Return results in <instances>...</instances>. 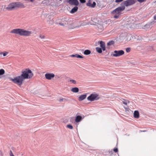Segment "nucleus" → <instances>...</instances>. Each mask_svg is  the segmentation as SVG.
<instances>
[{
	"label": "nucleus",
	"mask_w": 156,
	"mask_h": 156,
	"mask_svg": "<svg viewBox=\"0 0 156 156\" xmlns=\"http://www.w3.org/2000/svg\"><path fill=\"white\" fill-rule=\"evenodd\" d=\"M135 0H127L122 2L121 4V6L118 7L112 11L111 14L113 16V18L118 19L122 13V12L125 9V6L132 5L135 3Z\"/></svg>",
	"instance_id": "nucleus-1"
},
{
	"label": "nucleus",
	"mask_w": 156,
	"mask_h": 156,
	"mask_svg": "<svg viewBox=\"0 0 156 156\" xmlns=\"http://www.w3.org/2000/svg\"><path fill=\"white\" fill-rule=\"evenodd\" d=\"M22 73L20 76L12 79L13 83L19 85H21L24 79H30L34 75L31 71L29 69H26L24 71L22 72Z\"/></svg>",
	"instance_id": "nucleus-2"
},
{
	"label": "nucleus",
	"mask_w": 156,
	"mask_h": 156,
	"mask_svg": "<svg viewBox=\"0 0 156 156\" xmlns=\"http://www.w3.org/2000/svg\"><path fill=\"white\" fill-rule=\"evenodd\" d=\"M10 33L19 34L20 36L26 37L29 36L32 34V32L31 31L20 28L14 29L11 30Z\"/></svg>",
	"instance_id": "nucleus-3"
},
{
	"label": "nucleus",
	"mask_w": 156,
	"mask_h": 156,
	"mask_svg": "<svg viewBox=\"0 0 156 156\" xmlns=\"http://www.w3.org/2000/svg\"><path fill=\"white\" fill-rule=\"evenodd\" d=\"M71 19L68 17H64L62 19H58L56 20L57 24L62 26L70 24L71 23Z\"/></svg>",
	"instance_id": "nucleus-4"
},
{
	"label": "nucleus",
	"mask_w": 156,
	"mask_h": 156,
	"mask_svg": "<svg viewBox=\"0 0 156 156\" xmlns=\"http://www.w3.org/2000/svg\"><path fill=\"white\" fill-rule=\"evenodd\" d=\"M99 95L95 93L91 94L87 98V99L88 101H93L95 100H98L99 98Z\"/></svg>",
	"instance_id": "nucleus-5"
},
{
	"label": "nucleus",
	"mask_w": 156,
	"mask_h": 156,
	"mask_svg": "<svg viewBox=\"0 0 156 156\" xmlns=\"http://www.w3.org/2000/svg\"><path fill=\"white\" fill-rule=\"evenodd\" d=\"M114 54L113 55L115 57H118L124 54V51L122 50L119 51L115 50L114 51Z\"/></svg>",
	"instance_id": "nucleus-6"
},
{
	"label": "nucleus",
	"mask_w": 156,
	"mask_h": 156,
	"mask_svg": "<svg viewBox=\"0 0 156 156\" xmlns=\"http://www.w3.org/2000/svg\"><path fill=\"white\" fill-rule=\"evenodd\" d=\"M16 8L15 2H12L9 4L6 9L8 10H12Z\"/></svg>",
	"instance_id": "nucleus-7"
},
{
	"label": "nucleus",
	"mask_w": 156,
	"mask_h": 156,
	"mask_svg": "<svg viewBox=\"0 0 156 156\" xmlns=\"http://www.w3.org/2000/svg\"><path fill=\"white\" fill-rule=\"evenodd\" d=\"M68 3L71 5L78 6L79 4V2L77 0H69Z\"/></svg>",
	"instance_id": "nucleus-8"
},
{
	"label": "nucleus",
	"mask_w": 156,
	"mask_h": 156,
	"mask_svg": "<svg viewBox=\"0 0 156 156\" xmlns=\"http://www.w3.org/2000/svg\"><path fill=\"white\" fill-rule=\"evenodd\" d=\"M46 78L48 80H50L55 77V75L53 73H46L45 75Z\"/></svg>",
	"instance_id": "nucleus-9"
},
{
	"label": "nucleus",
	"mask_w": 156,
	"mask_h": 156,
	"mask_svg": "<svg viewBox=\"0 0 156 156\" xmlns=\"http://www.w3.org/2000/svg\"><path fill=\"white\" fill-rule=\"evenodd\" d=\"M154 23L155 22L154 21H152L150 23L146 24L144 26V28L148 29L151 27L152 25H153Z\"/></svg>",
	"instance_id": "nucleus-10"
},
{
	"label": "nucleus",
	"mask_w": 156,
	"mask_h": 156,
	"mask_svg": "<svg viewBox=\"0 0 156 156\" xmlns=\"http://www.w3.org/2000/svg\"><path fill=\"white\" fill-rule=\"evenodd\" d=\"M15 4L16 7H21L24 8L25 7L24 5H23L22 3L20 2H15Z\"/></svg>",
	"instance_id": "nucleus-11"
},
{
	"label": "nucleus",
	"mask_w": 156,
	"mask_h": 156,
	"mask_svg": "<svg viewBox=\"0 0 156 156\" xmlns=\"http://www.w3.org/2000/svg\"><path fill=\"white\" fill-rule=\"evenodd\" d=\"M96 5V3L95 2H93V3L92 4L89 1L88 3L87 4V5L89 7H92V8H94Z\"/></svg>",
	"instance_id": "nucleus-12"
},
{
	"label": "nucleus",
	"mask_w": 156,
	"mask_h": 156,
	"mask_svg": "<svg viewBox=\"0 0 156 156\" xmlns=\"http://www.w3.org/2000/svg\"><path fill=\"white\" fill-rule=\"evenodd\" d=\"M82 119V117L81 116L78 115L76 117L75 121L76 122L78 123L80 122Z\"/></svg>",
	"instance_id": "nucleus-13"
},
{
	"label": "nucleus",
	"mask_w": 156,
	"mask_h": 156,
	"mask_svg": "<svg viewBox=\"0 0 156 156\" xmlns=\"http://www.w3.org/2000/svg\"><path fill=\"white\" fill-rule=\"evenodd\" d=\"M70 56L73 57H76L77 58H83V56H81L78 54H76L75 55H70Z\"/></svg>",
	"instance_id": "nucleus-14"
},
{
	"label": "nucleus",
	"mask_w": 156,
	"mask_h": 156,
	"mask_svg": "<svg viewBox=\"0 0 156 156\" xmlns=\"http://www.w3.org/2000/svg\"><path fill=\"white\" fill-rule=\"evenodd\" d=\"M87 97V95L86 94L82 95L80 96L79 98V101H82L84 99Z\"/></svg>",
	"instance_id": "nucleus-15"
},
{
	"label": "nucleus",
	"mask_w": 156,
	"mask_h": 156,
	"mask_svg": "<svg viewBox=\"0 0 156 156\" xmlns=\"http://www.w3.org/2000/svg\"><path fill=\"white\" fill-rule=\"evenodd\" d=\"M134 117L136 118H138L139 117V113L138 111H135L134 112Z\"/></svg>",
	"instance_id": "nucleus-16"
},
{
	"label": "nucleus",
	"mask_w": 156,
	"mask_h": 156,
	"mask_svg": "<svg viewBox=\"0 0 156 156\" xmlns=\"http://www.w3.org/2000/svg\"><path fill=\"white\" fill-rule=\"evenodd\" d=\"M78 9V7L76 6L73 7L71 11H70V12L72 13H74L76 12Z\"/></svg>",
	"instance_id": "nucleus-17"
},
{
	"label": "nucleus",
	"mask_w": 156,
	"mask_h": 156,
	"mask_svg": "<svg viewBox=\"0 0 156 156\" xmlns=\"http://www.w3.org/2000/svg\"><path fill=\"white\" fill-rule=\"evenodd\" d=\"M79 90L78 88L77 87L73 88L71 89V91L74 93H77L79 91Z\"/></svg>",
	"instance_id": "nucleus-18"
},
{
	"label": "nucleus",
	"mask_w": 156,
	"mask_h": 156,
	"mask_svg": "<svg viewBox=\"0 0 156 156\" xmlns=\"http://www.w3.org/2000/svg\"><path fill=\"white\" fill-rule=\"evenodd\" d=\"M90 53H91V51L90 50L87 49V50H85L83 52V53L85 55H89L90 54Z\"/></svg>",
	"instance_id": "nucleus-19"
},
{
	"label": "nucleus",
	"mask_w": 156,
	"mask_h": 156,
	"mask_svg": "<svg viewBox=\"0 0 156 156\" xmlns=\"http://www.w3.org/2000/svg\"><path fill=\"white\" fill-rule=\"evenodd\" d=\"M98 43H99L100 46L101 48L105 46V44L104 42L101 41H98Z\"/></svg>",
	"instance_id": "nucleus-20"
},
{
	"label": "nucleus",
	"mask_w": 156,
	"mask_h": 156,
	"mask_svg": "<svg viewBox=\"0 0 156 156\" xmlns=\"http://www.w3.org/2000/svg\"><path fill=\"white\" fill-rule=\"evenodd\" d=\"M96 50L98 53H101L102 52V49L101 48L96 47Z\"/></svg>",
	"instance_id": "nucleus-21"
},
{
	"label": "nucleus",
	"mask_w": 156,
	"mask_h": 156,
	"mask_svg": "<svg viewBox=\"0 0 156 156\" xmlns=\"http://www.w3.org/2000/svg\"><path fill=\"white\" fill-rule=\"evenodd\" d=\"M115 43L114 41L112 40L111 41H109L107 44V45L108 46H110L113 45Z\"/></svg>",
	"instance_id": "nucleus-22"
},
{
	"label": "nucleus",
	"mask_w": 156,
	"mask_h": 156,
	"mask_svg": "<svg viewBox=\"0 0 156 156\" xmlns=\"http://www.w3.org/2000/svg\"><path fill=\"white\" fill-rule=\"evenodd\" d=\"M8 54V52H5L4 53H3L2 52H1L0 53V57H1L2 55L3 54L4 56H5L7 55Z\"/></svg>",
	"instance_id": "nucleus-23"
},
{
	"label": "nucleus",
	"mask_w": 156,
	"mask_h": 156,
	"mask_svg": "<svg viewBox=\"0 0 156 156\" xmlns=\"http://www.w3.org/2000/svg\"><path fill=\"white\" fill-rule=\"evenodd\" d=\"M5 73V71L3 69H0V75H2Z\"/></svg>",
	"instance_id": "nucleus-24"
},
{
	"label": "nucleus",
	"mask_w": 156,
	"mask_h": 156,
	"mask_svg": "<svg viewBox=\"0 0 156 156\" xmlns=\"http://www.w3.org/2000/svg\"><path fill=\"white\" fill-rule=\"evenodd\" d=\"M67 128H69L70 129H72L73 128V126L70 124H69L67 125Z\"/></svg>",
	"instance_id": "nucleus-25"
},
{
	"label": "nucleus",
	"mask_w": 156,
	"mask_h": 156,
	"mask_svg": "<svg viewBox=\"0 0 156 156\" xmlns=\"http://www.w3.org/2000/svg\"><path fill=\"white\" fill-rule=\"evenodd\" d=\"M69 81L74 84H76V81L74 80H70Z\"/></svg>",
	"instance_id": "nucleus-26"
},
{
	"label": "nucleus",
	"mask_w": 156,
	"mask_h": 156,
	"mask_svg": "<svg viewBox=\"0 0 156 156\" xmlns=\"http://www.w3.org/2000/svg\"><path fill=\"white\" fill-rule=\"evenodd\" d=\"M130 51V48H128L126 49V51L127 52H129Z\"/></svg>",
	"instance_id": "nucleus-27"
},
{
	"label": "nucleus",
	"mask_w": 156,
	"mask_h": 156,
	"mask_svg": "<svg viewBox=\"0 0 156 156\" xmlns=\"http://www.w3.org/2000/svg\"><path fill=\"white\" fill-rule=\"evenodd\" d=\"M66 101V99L65 98H63L60 99L59 100H58V101L59 102H62V101Z\"/></svg>",
	"instance_id": "nucleus-28"
},
{
	"label": "nucleus",
	"mask_w": 156,
	"mask_h": 156,
	"mask_svg": "<svg viewBox=\"0 0 156 156\" xmlns=\"http://www.w3.org/2000/svg\"><path fill=\"white\" fill-rule=\"evenodd\" d=\"M124 0H115V2L116 3H119L123 1Z\"/></svg>",
	"instance_id": "nucleus-29"
},
{
	"label": "nucleus",
	"mask_w": 156,
	"mask_h": 156,
	"mask_svg": "<svg viewBox=\"0 0 156 156\" xmlns=\"http://www.w3.org/2000/svg\"><path fill=\"white\" fill-rule=\"evenodd\" d=\"M137 1L140 3H142L143 2H144L146 0H137Z\"/></svg>",
	"instance_id": "nucleus-30"
},
{
	"label": "nucleus",
	"mask_w": 156,
	"mask_h": 156,
	"mask_svg": "<svg viewBox=\"0 0 156 156\" xmlns=\"http://www.w3.org/2000/svg\"><path fill=\"white\" fill-rule=\"evenodd\" d=\"M40 37L41 38V39H44L45 38V36L44 35H40Z\"/></svg>",
	"instance_id": "nucleus-31"
},
{
	"label": "nucleus",
	"mask_w": 156,
	"mask_h": 156,
	"mask_svg": "<svg viewBox=\"0 0 156 156\" xmlns=\"http://www.w3.org/2000/svg\"><path fill=\"white\" fill-rule=\"evenodd\" d=\"M114 151L115 152H117L118 151V150L117 148H115L113 149Z\"/></svg>",
	"instance_id": "nucleus-32"
},
{
	"label": "nucleus",
	"mask_w": 156,
	"mask_h": 156,
	"mask_svg": "<svg viewBox=\"0 0 156 156\" xmlns=\"http://www.w3.org/2000/svg\"><path fill=\"white\" fill-rule=\"evenodd\" d=\"M80 2L81 3H83L85 2V0H79Z\"/></svg>",
	"instance_id": "nucleus-33"
},
{
	"label": "nucleus",
	"mask_w": 156,
	"mask_h": 156,
	"mask_svg": "<svg viewBox=\"0 0 156 156\" xmlns=\"http://www.w3.org/2000/svg\"><path fill=\"white\" fill-rule=\"evenodd\" d=\"M10 156H14L11 151H10Z\"/></svg>",
	"instance_id": "nucleus-34"
},
{
	"label": "nucleus",
	"mask_w": 156,
	"mask_h": 156,
	"mask_svg": "<svg viewBox=\"0 0 156 156\" xmlns=\"http://www.w3.org/2000/svg\"><path fill=\"white\" fill-rule=\"evenodd\" d=\"M122 103H123V104L126 105H127V102H126V101H123Z\"/></svg>",
	"instance_id": "nucleus-35"
},
{
	"label": "nucleus",
	"mask_w": 156,
	"mask_h": 156,
	"mask_svg": "<svg viewBox=\"0 0 156 156\" xmlns=\"http://www.w3.org/2000/svg\"><path fill=\"white\" fill-rule=\"evenodd\" d=\"M103 50V51H104L105 50L106 48H105V46H104L103 47L101 48Z\"/></svg>",
	"instance_id": "nucleus-36"
},
{
	"label": "nucleus",
	"mask_w": 156,
	"mask_h": 156,
	"mask_svg": "<svg viewBox=\"0 0 156 156\" xmlns=\"http://www.w3.org/2000/svg\"><path fill=\"white\" fill-rule=\"evenodd\" d=\"M154 20H156V14L154 16Z\"/></svg>",
	"instance_id": "nucleus-37"
},
{
	"label": "nucleus",
	"mask_w": 156,
	"mask_h": 156,
	"mask_svg": "<svg viewBox=\"0 0 156 156\" xmlns=\"http://www.w3.org/2000/svg\"><path fill=\"white\" fill-rule=\"evenodd\" d=\"M139 37V38H138V39L139 40H141V37Z\"/></svg>",
	"instance_id": "nucleus-38"
},
{
	"label": "nucleus",
	"mask_w": 156,
	"mask_h": 156,
	"mask_svg": "<svg viewBox=\"0 0 156 156\" xmlns=\"http://www.w3.org/2000/svg\"><path fill=\"white\" fill-rule=\"evenodd\" d=\"M145 131V130H144V131H141V130H140V132H145V131Z\"/></svg>",
	"instance_id": "nucleus-39"
},
{
	"label": "nucleus",
	"mask_w": 156,
	"mask_h": 156,
	"mask_svg": "<svg viewBox=\"0 0 156 156\" xmlns=\"http://www.w3.org/2000/svg\"><path fill=\"white\" fill-rule=\"evenodd\" d=\"M124 108H125V109H127V108H126V107H124Z\"/></svg>",
	"instance_id": "nucleus-40"
},
{
	"label": "nucleus",
	"mask_w": 156,
	"mask_h": 156,
	"mask_svg": "<svg viewBox=\"0 0 156 156\" xmlns=\"http://www.w3.org/2000/svg\"><path fill=\"white\" fill-rule=\"evenodd\" d=\"M62 0H59V1H62Z\"/></svg>",
	"instance_id": "nucleus-41"
}]
</instances>
